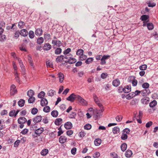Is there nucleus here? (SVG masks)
Instances as JSON below:
<instances>
[{
    "label": "nucleus",
    "mask_w": 158,
    "mask_h": 158,
    "mask_svg": "<svg viewBox=\"0 0 158 158\" xmlns=\"http://www.w3.org/2000/svg\"><path fill=\"white\" fill-rule=\"evenodd\" d=\"M76 116V113L75 112H72L71 114H69V117L70 118H74Z\"/></svg>",
    "instance_id": "052dcab7"
},
{
    "label": "nucleus",
    "mask_w": 158,
    "mask_h": 158,
    "mask_svg": "<svg viewBox=\"0 0 158 158\" xmlns=\"http://www.w3.org/2000/svg\"><path fill=\"white\" fill-rule=\"evenodd\" d=\"M147 4H148V6L149 7H153L155 6L156 5V3L154 2L152 3L151 2V1H149Z\"/></svg>",
    "instance_id": "de8ad7c7"
},
{
    "label": "nucleus",
    "mask_w": 158,
    "mask_h": 158,
    "mask_svg": "<svg viewBox=\"0 0 158 158\" xmlns=\"http://www.w3.org/2000/svg\"><path fill=\"white\" fill-rule=\"evenodd\" d=\"M141 103L144 104H147L149 102V98L148 97H144L141 100Z\"/></svg>",
    "instance_id": "423d86ee"
},
{
    "label": "nucleus",
    "mask_w": 158,
    "mask_h": 158,
    "mask_svg": "<svg viewBox=\"0 0 158 158\" xmlns=\"http://www.w3.org/2000/svg\"><path fill=\"white\" fill-rule=\"evenodd\" d=\"M20 31V35L22 36L25 37L28 35V32L26 29H22Z\"/></svg>",
    "instance_id": "4468645a"
},
{
    "label": "nucleus",
    "mask_w": 158,
    "mask_h": 158,
    "mask_svg": "<svg viewBox=\"0 0 158 158\" xmlns=\"http://www.w3.org/2000/svg\"><path fill=\"white\" fill-rule=\"evenodd\" d=\"M77 100H78L80 104L83 106H86L87 105L86 101L79 95H78Z\"/></svg>",
    "instance_id": "f03ea898"
},
{
    "label": "nucleus",
    "mask_w": 158,
    "mask_h": 158,
    "mask_svg": "<svg viewBox=\"0 0 158 158\" xmlns=\"http://www.w3.org/2000/svg\"><path fill=\"white\" fill-rule=\"evenodd\" d=\"M45 93L43 91H41L40 93L38 94V97L39 98H43L45 96Z\"/></svg>",
    "instance_id": "58836bf2"
},
{
    "label": "nucleus",
    "mask_w": 158,
    "mask_h": 158,
    "mask_svg": "<svg viewBox=\"0 0 158 158\" xmlns=\"http://www.w3.org/2000/svg\"><path fill=\"white\" fill-rule=\"evenodd\" d=\"M52 48L51 45L49 43H45L44 46V50L45 51H48Z\"/></svg>",
    "instance_id": "f8f14e48"
},
{
    "label": "nucleus",
    "mask_w": 158,
    "mask_h": 158,
    "mask_svg": "<svg viewBox=\"0 0 158 158\" xmlns=\"http://www.w3.org/2000/svg\"><path fill=\"white\" fill-rule=\"evenodd\" d=\"M15 110L11 111L9 114V115L10 116L12 117L13 116H15Z\"/></svg>",
    "instance_id": "680f3d73"
},
{
    "label": "nucleus",
    "mask_w": 158,
    "mask_h": 158,
    "mask_svg": "<svg viewBox=\"0 0 158 158\" xmlns=\"http://www.w3.org/2000/svg\"><path fill=\"white\" fill-rule=\"evenodd\" d=\"M123 117L121 115H118L115 117L116 120L118 122H120L121 121Z\"/></svg>",
    "instance_id": "4d7b16f0"
},
{
    "label": "nucleus",
    "mask_w": 158,
    "mask_h": 158,
    "mask_svg": "<svg viewBox=\"0 0 158 158\" xmlns=\"http://www.w3.org/2000/svg\"><path fill=\"white\" fill-rule=\"evenodd\" d=\"M29 97L30 98L28 100V103H33L35 100V97L33 96L30 97Z\"/></svg>",
    "instance_id": "49530a36"
},
{
    "label": "nucleus",
    "mask_w": 158,
    "mask_h": 158,
    "mask_svg": "<svg viewBox=\"0 0 158 158\" xmlns=\"http://www.w3.org/2000/svg\"><path fill=\"white\" fill-rule=\"evenodd\" d=\"M17 92V90L16 89L15 85H12L10 88V94L12 95H14Z\"/></svg>",
    "instance_id": "20e7f679"
},
{
    "label": "nucleus",
    "mask_w": 158,
    "mask_h": 158,
    "mask_svg": "<svg viewBox=\"0 0 158 158\" xmlns=\"http://www.w3.org/2000/svg\"><path fill=\"white\" fill-rule=\"evenodd\" d=\"M157 104V102L155 100H153L150 103L149 106L150 107L153 108Z\"/></svg>",
    "instance_id": "4be33fe9"
},
{
    "label": "nucleus",
    "mask_w": 158,
    "mask_h": 158,
    "mask_svg": "<svg viewBox=\"0 0 158 158\" xmlns=\"http://www.w3.org/2000/svg\"><path fill=\"white\" fill-rule=\"evenodd\" d=\"M120 84V81L119 79H116L113 81L112 84L113 86L117 87Z\"/></svg>",
    "instance_id": "f3484780"
},
{
    "label": "nucleus",
    "mask_w": 158,
    "mask_h": 158,
    "mask_svg": "<svg viewBox=\"0 0 158 158\" xmlns=\"http://www.w3.org/2000/svg\"><path fill=\"white\" fill-rule=\"evenodd\" d=\"M104 110L103 108H100L99 110L96 109L94 110V114H96L97 115H101V114L103 111Z\"/></svg>",
    "instance_id": "2eb2a0df"
},
{
    "label": "nucleus",
    "mask_w": 158,
    "mask_h": 158,
    "mask_svg": "<svg viewBox=\"0 0 158 158\" xmlns=\"http://www.w3.org/2000/svg\"><path fill=\"white\" fill-rule=\"evenodd\" d=\"M28 35L29 37L31 39H33L34 38V34L33 31H29Z\"/></svg>",
    "instance_id": "c03bdc74"
},
{
    "label": "nucleus",
    "mask_w": 158,
    "mask_h": 158,
    "mask_svg": "<svg viewBox=\"0 0 158 158\" xmlns=\"http://www.w3.org/2000/svg\"><path fill=\"white\" fill-rule=\"evenodd\" d=\"M62 122V119L61 118H58L56 119L54 123L56 125H60Z\"/></svg>",
    "instance_id": "a211bd4d"
},
{
    "label": "nucleus",
    "mask_w": 158,
    "mask_h": 158,
    "mask_svg": "<svg viewBox=\"0 0 158 158\" xmlns=\"http://www.w3.org/2000/svg\"><path fill=\"white\" fill-rule=\"evenodd\" d=\"M149 18V16L147 15H143L141 17L140 19L143 21H146Z\"/></svg>",
    "instance_id": "a878e982"
},
{
    "label": "nucleus",
    "mask_w": 158,
    "mask_h": 158,
    "mask_svg": "<svg viewBox=\"0 0 158 158\" xmlns=\"http://www.w3.org/2000/svg\"><path fill=\"white\" fill-rule=\"evenodd\" d=\"M92 126L89 123H88L86 124L84 126V128L85 129L89 130H90Z\"/></svg>",
    "instance_id": "8fccbe9b"
},
{
    "label": "nucleus",
    "mask_w": 158,
    "mask_h": 158,
    "mask_svg": "<svg viewBox=\"0 0 158 158\" xmlns=\"http://www.w3.org/2000/svg\"><path fill=\"white\" fill-rule=\"evenodd\" d=\"M42 119V117L41 115L37 116L33 119V121L35 123L40 122Z\"/></svg>",
    "instance_id": "39448f33"
},
{
    "label": "nucleus",
    "mask_w": 158,
    "mask_h": 158,
    "mask_svg": "<svg viewBox=\"0 0 158 158\" xmlns=\"http://www.w3.org/2000/svg\"><path fill=\"white\" fill-rule=\"evenodd\" d=\"M147 68V65L146 64H143L139 67V69L142 70H145Z\"/></svg>",
    "instance_id": "3c124183"
},
{
    "label": "nucleus",
    "mask_w": 158,
    "mask_h": 158,
    "mask_svg": "<svg viewBox=\"0 0 158 158\" xmlns=\"http://www.w3.org/2000/svg\"><path fill=\"white\" fill-rule=\"evenodd\" d=\"M142 87L144 89H148L149 86V85L148 83H143L142 85Z\"/></svg>",
    "instance_id": "603ef678"
},
{
    "label": "nucleus",
    "mask_w": 158,
    "mask_h": 158,
    "mask_svg": "<svg viewBox=\"0 0 158 158\" xmlns=\"http://www.w3.org/2000/svg\"><path fill=\"white\" fill-rule=\"evenodd\" d=\"M19 35H20V31H17L15 33V37L16 39H17L19 37Z\"/></svg>",
    "instance_id": "bf43d9fd"
},
{
    "label": "nucleus",
    "mask_w": 158,
    "mask_h": 158,
    "mask_svg": "<svg viewBox=\"0 0 158 158\" xmlns=\"http://www.w3.org/2000/svg\"><path fill=\"white\" fill-rule=\"evenodd\" d=\"M132 154V152L130 150H127L125 153L126 156L128 158L130 157Z\"/></svg>",
    "instance_id": "412c9836"
},
{
    "label": "nucleus",
    "mask_w": 158,
    "mask_h": 158,
    "mask_svg": "<svg viewBox=\"0 0 158 158\" xmlns=\"http://www.w3.org/2000/svg\"><path fill=\"white\" fill-rule=\"evenodd\" d=\"M35 33L36 35L40 36L43 33V30L41 28H37L36 30Z\"/></svg>",
    "instance_id": "ddd939ff"
},
{
    "label": "nucleus",
    "mask_w": 158,
    "mask_h": 158,
    "mask_svg": "<svg viewBox=\"0 0 158 158\" xmlns=\"http://www.w3.org/2000/svg\"><path fill=\"white\" fill-rule=\"evenodd\" d=\"M100 156V154L99 152H96L94 154L93 156L94 158H98Z\"/></svg>",
    "instance_id": "864d4df0"
},
{
    "label": "nucleus",
    "mask_w": 158,
    "mask_h": 158,
    "mask_svg": "<svg viewBox=\"0 0 158 158\" xmlns=\"http://www.w3.org/2000/svg\"><path fill=\"white\" fill-rule=\"evenodd\" d=\"M25 23L23 21H20L18 23V27L20 28H22L25 25Z\"/></svg>",
    "instance_id": "a18cd8bd"
},
{
    "label": "nucleus",
    "mask_w": 158,
    "mask_h": 158,
    "mask_svg": "<svg viewBox=\"0 0 158 158\" xmlns=\"http://www.w3.org/2000/svg\"><path fill=\"white\" fill-rule=\"evenodd\" d=\"M27 94L29 97L33 96L34 94V92L32 90L30 89L27 91Z\"/></svg>",
    "instance_id": "c85d7f7f"
},
{
    "label": "nucleus",
    "mask_w": 158,
    "mask_h": 158,
    "mask_svg": "<svg viewBox=\"0 0 158 158\" xmlns=\"http://www.w3.org/2000/svg\"><path fill=\"white\" fill-rule=\"evenodd\" d=\"M67 139V138L65 136L62 135L60 137L59 141L60 143L63 144L66 141Z\"/></svg>",
    "instance_id": "6e6552de"
},
{
    "label": "nucleus",
    "mask_w": 158,
    "mask_h": 158,
    "mask_svg": "<svg viewBox=\"0 0 158 158\" xmlns=\"http://www.w3.org/2000/svg\"><path fill=\"white\" fill-rule=\"evenodd\" d=\"M64 56L61 55L60 56H58L56 59V61L57 62H62L64 59Z\"/></svg>",
    "instance_id": "aec40b11"
},
{
    "label": "nucleus",
    "mask_w": 158,
    "mask_h": 158,
    "mask_svg": "<svg viewBox=\"0 0 158 158\" xmlns=\"http://www.w3.org/2000/svg\"><path fill=\"white\" fill-rule=\"evenodd\" d=\"M44 39L42 37L38 38L37 39V43L39 44H41L44 42Z\"/></svg>",
    "instance_id": "4c0bfd02"
},
{
    "label": "nucleus",
    "mask_w": 158,
    "mask_h": 158,
    "mask_svg": "<svg viewBox=\"0 0 158 158\" xmlns=\"http://www.w3.org/2000/svg\"><path fill=\"white\" fill-rule=\"evenodd\" d=\"M72 55L70 54L64 55V59L65 58L69 60L72 57Z\"/></svg>",
    "instance_id": "0e129e2a"
},
{
    "label": "nucleus",
    "mask_w": 158,
    "mask_h": 158,
    "mask_svg": "<svg viewBox=\"0 0 158 158\" xmlns=\"http://www.w3.org/2000/svg\"><path fill=\"white\" fill-rule=\"evenodd\" d=\"M137 81L135 79L132 80V83L133 86H136L137 85Z\"/></svg>",
    "instance_id": "338daca9"
},
{
    "label": "nucleus",
    "mask_w": 158,
    "mask_h": 158,
    "mask_svg": "<svg viewBox=\"0 0 158 158\" xmlns=\"http://www.w3.org/2000/svg\"><path fill=\"white\" fill-rule=\"evenodd\" d=\"M50 35L48 33H46L44 34V38L47 40H48L50 38Z\"/></svg>",
    "instance_id": "09e8293b"
},
{
    "label": "nucleus",
    "mask_w": 158,
    "mask_h": 158,
    "mask_svg": "<svg viewBox=\"0 0 158 158\" xmlns=\"http://www.w3.org/2000/svg\"><path fill=\"white\" fill-rule=\"evenodd\" d=\"M27 121V119L24 117H20L18 119V122L19 124L24 123Z\"/></svg>",
    "instance_id": "9d476101"
},
{
    "label": "nucleus",
    "mask_w": 158,
    "mask_h": 158,
    "mask_svg": "<svg viewBox=\"0 0 158 158\" xmlns=\"http://www.w3.org/2000/svg\"><path fill=\"white\" fill-rule=\"evenodd\" d=\"M94 59L92 57H90L88 58L85 61V63L87 64H89L91 63L93 61Z\"/></svg>",
    "instance_id": "ea45409f"
},
{
    "label": "nucleus",
    "mask_w": 158,
    "mask_h": 158,
    "mask_svg": "<svg viewBox=\"0 0 158 158\" xmlns=\"http://www.w3.org/2000/svg\"><path fill=\"white\" fill-rule=\"evenodd\" d=\"M101 140L99 138L96 139L94 141L95 145L97 146L99 145L101 143Z\"/></svg>",
    "instance_id": "b1692460"
},
{
    "label": "nucleus",
    "mask_w": 158,
    "mask_h": 158,
    "mask_svg": "<svg viewBox=\"0 0 158 158\" xmlns=\"http://www.w3.org/2000/svg\"><path fill=\"white\" fill-rule=\"evenodd\" d=\"M119 128L118 127H115L113 129V132L114 134H117L119 132Z\"/></svg>",
    "instance_id": "5701e85b"
},
{
    "label": "nucleus",
    "mask_w": 158,
    "mask_h": 158,
    "mask_svg": "<svg viewBox=\"0 0 158 158\" xmlns=\"http://www.w3.org/2000/svg\"><path fill=\"white\" fill-rule=\"evenodd\" d=\"M128 136L127 134H125V132H123L122 135L121 136V138L123 140H125L127 139Z\"/></svg>",
    "instance_id": "a19ab883"
},
{
    "label": "nucleus",
    "mask_w": 158,
    "mask_h": 158,
    "mask_svg": "<svg viewBox=\"0 0 158 158\" xmlns=\"http://www.w3.org/2000/svg\"><path fill=\"white\" fill-rule=\"evenodd\" d=\"M28 129L25 128L23 129L20 133L23 135H25L28 132Z\"/></svg>",
    "instance_id": "69168bd1"
},
{
    "label": "nucleus",
    "mask_w": 158,
    "mask_h": 158,
    "mask_svg": "<svg viewBox=\"0 0 158 158\" xmlns=\"http://www.w3.org/2000/svg\"><path fill=\"white\" fill-rule=\"evenodd\" d=\"M71 49L70 48H68L63 52V54L64 55L69 54V53L71 51Z\"/></svg>",
    "instance_id": "5fc2aeb1"
},
{
    "label": "nucleus",
    "mask_w": 158,
    "mask_h": 158,
    "mask_svg": "<svg viewBox=\"0 0 158 158\" xmlns=\"http://www.w3.org/2000/svg\"><path fill=\"white\" fill-rule=\"evenodd\" d=\"M48 104L47 100L45 98H43L40 101V105L42 106H46Z\"/></svg>",
    "instance_id": "1a4fd4ad"
},
{
    "label": "nucleus",
    "mask_w": 158,
    "mask_h": 158,
    "mask_svg": "<svg viewBox=\"0 0 158 158\" xmlns=\"http://www.w3.org/2000/svg\"><path fill=\"white\" fill-rule=\"evenodd\" d=\"M28 60L29 63L31 66L32 67V68L34 69L35 67L34 65V63L33 62L32 58L30 56H29V58H28Z\"/></svg>",
    "instance_id": "c756f323"
},
{
    "label": "nucleus",
    "mask_w": 158,
    "mask_h": 158,
    "mask_svg": "<svg viewBox=\"0 0 158 158\" xmlns=\"http://www.w3.org/2000/svg\"><path fill=\"white\" fill-rule=\"evenodd\" d=\"M147 28L149 30H152L154 28V26L152 23H147Z\"/></svg>",
    "instance_id": "72a5a7b5"
},
{
    "label": "nucleus",
    "mask_w": 158,
    "mask_h": 158,
    "mask_svg": "<svg viewBox=\"0 0 158 158\" xmlns=\"http://www.w3.org/2000/svg\"><path fill=\"white\" fill-rule=\"evenodd\" d=\"M77 148H73L71 150V153L72 154L74 155L76 152Z\"/></svg>",
    "instance_id": "e2e57ef3"
},
{
    "label": "nucleus",
    "mask_w": 158,
    "mask_h": 158,
    "mask_svg": "<svg viewBox=\"0 0 158 158\" xmlns=\"http://www.w3.org/2000/svg\"><path fill=\"white\" fill-rule=\"evenodd\" d=\"M52 44H53V47L54 48H55V47H54L55 46L60 47L62 45L61 42L59 40H52Z\"/></svg>",
    "instance_id": "7ed1b4c3"
},
{
    "label": "nucleus",
    "mask_w": 158,
    "mask_h": 158,
    "mask_svg": "<svg viewBox=\"0 0 158 158\" xmlns=\"http://www.w3.org/2000/svg\"><path fill=\"white\" fill-rule=\"evenodd\" d=\"M44 130V128L42 127H41L36 130L35 131V133L37 135H40L43 132Z\"/></svg>",
    "instance_id": "6ab92c4d"
},
{
    "label": "nucleus",
    "mask_w": 158,
    "mask_h": 158,
    "mask_svg": "<svg viewBox=\"0 0 158 158\" xmlns=\"http://www.w3.org/2000/svg\"><path fill=\"white\" fill-rule=\"evenodd\" d=\"M130 132V130L128 128H126L123 130V132H125V133L127 134H129Z\"/></svg>",
    "instance_id": "774afa93"
},
{
    "label": "nucleus",
    "mask_w": 158,
    "mask_h": 158,
    "mask_svg": "<svg viewBox=\"0 0 158 158\" xmlns=\"http://www.w3.org/2000/svg\"><path fill=\"white\" fill-rule=\"evenodd\" d=\"M61 52L62 49L60 48H58L55 50V53L56 55H59L60 54Z\"/></svg>",
    "instance_id": "c9c22d12"
},
{
    "label": "nucleus",
    "mask_w": 158,
    "mask_h": 158,
    "mask_svg": "<svg viewBox=\"0 0 158 158\" xmlns=\"http://www.w3.org/2000/svg\"><path fill=\"white\" fill-rule=\"evenodd\" d=\"M25 102L24 100L21 99L18 102V104L19 106L22 107L24 106Z\"/></svg>",
    "instance_id": "7c9ffc66"
},
{
    "label": "nucleus",
    "mask_w": 158,
    "mask_h": 158,
    "mask_svg": "<svg viewBox=\"0 0 158 158\" xmlns=\"http://www.w3.org/2000/svg\"><path fill=\"white\" fill-rule=\"evenodd\" d=\"M43 110L46 113L49 112L50 110V108L48 106H46L43 108Z\"/></svg>",
    "instance_id": "f704fd0d"
},
{
    "label": "nucleus",
    "mask_w": 158,
    "mask_h": 158,
    "mask_svg": "<svg viewBox=\"0 0 158 158\" xmlns=\"http://www.w3.org/2000/svg\"><path fill=\"white\" fill-rule=\"evenodd\" d=\"M84 51L82 49H79L77 52V55L78 56H81L83 54Z\"/></svg>",
    "instance_id": "37998d69"
},
{
    "label": "nucleus",
    "mask_w": 158,
    "mask_h": 158,
    "mask_svg": "<svg viewBox=\"0 0 158 158\" xmlns=\"http://www.w3.org/2000/svg\"><path fill=\"white\" fill-rule=\"evenodd\" d=\"M131 86L127 85L123 88V92L125 93H128L131 91Z\"/></svg>",
    "instance_id": "dca6fc26"
},
{
    "label": "nucleus",
    "mask_w": 158,
    "mask_h": 158,
    "mask_svg": "<svg viewBox=\"0 0 158 158\" xmlns=\"http://www.w3.org/2000/svg\"><path fill=\"white\" fill-rule=\"evenodd\" d=\"M56 92L53 90L51 89L49 90L48 93V96H52L55 94Z\"/></svg>",
    "instance_id": "e433bc0d"
},
{
    "label": "nucleus",
    "mask_w": 158,
    "mask_h": 158,
    "mask_svg": "<svg viewBox=\"0 0 158 158\" xmlns=\"http://www.w3.org/2000/svg\"><path fill=\"white\" fill-rule=\"evenodd\" d=\"M48 149H43L41 152V154L42 155L45 156L48 153Z\"/></svg>",
    "instance_id": "2f4dec72"
},
{
    "label": "nucleus",
    "mask_w": 158,
    "mask_h": 158,
    "mask_svg": "<svg viewBox=\"0 0 158 158\" xmlns=\"http://www.w3.org/2000/svg\"><path fill=\"white\" fill-rule=\"evenodd\" d=\"M78 95L75 94L74 93H72L69 97L67 98L66 99L68 101L73 102L75 99L77 100Z\"/></svg>",
    "instance_id": "f257e3e1"
},
{
    "label": "nucleus",
    "mask_w": 158,
    "mask_h": 158,
    "mask_svg": "<svg viewBox=\"0 0 158 158\" xmlns=\"http://www.w3.org/2000/svg\"><path fill=\"white\" fill-rule=\"evenodd\" d=\"M38 112V109L35 107L33 108L31 111V113L33 115H35Z\"/></svg>",
    "instance_id": "79ce46f5"
},
{
    "label": "nucleus",
    "mask_w": 158,
    "mask_h": 158,
    "mask_svg": "<svg viewBox=\"0 0 158 158\" xmlns=\"http://www.w3.org/2000/svg\"><path fill=\"white\" fill-rule=\"evenodd\" d=\"M76 60L75 58H72V57L68 60V62L70 64H73L76 62Z\"/></svg>",
    "instance_id": "473e14b6"
},
{
    "label": "nucleus",
    "mask_w": 158,
    "mask_h": 158,
    "mask_svg": "<svg viewBox=\"0 0 158 158\" xmlns=\"http://www.w3.org/2000/svg\"><path fill=\"white\" fill-rule=\"evenodd\" d=\"M57 75L60 82V83H62L64 79V74L60 72Z\"/></svg>",
    "instance_id": "0eeeda50"
},
{
    "label": "nucleus",
    "mask_w": 158,
    "mask_h": 158,
    "mask_svg": "<svg viewBox=\"0 0 158 158\" xmlns=\"http://www.w3.org/2000/svg\"><path fill=\"white\" fill-rule=\"evenodd\" d=\"M18 60L20 67L21 68L22 70L24 71L25 69L24 66L23 64L22 60L20 59H18Z\"/></svg>",
    "instance_id": "cd10ccee"
},
{
    "label": "nucleus",
    "mask_w": 158,
    "mask_h": 158,
    "mask_svg": "<svg viewBox=\"0 0 158 158\" xmlns=\"http://www.w3.org/2000/svg\"><path fill=\"white\" fill-rule=\"evenodd\" d=\"M6 39V36L4 35H2L0 38V41L3 42Z\"/></svg>",
    "instance_id": "13d9d810"
},
{
    "label": "nucleus",
    "mask_w": 158,
    "mask_h": 158,
    "mask_svg": "<svg viewBox=\"0 0 158 158\" xmlns=\"http://www.w3.org/2000/svg\"><path fill=\"white\" fill-rule=\"evenodd\" d=\"M51 114L54 117H56L58 115V112L56 110H53L51 112Z\"/></svg>",
    "instance_id": "393cba45"
},
{
    "label": "nucleus",
    "mask_w": 158,
    "mask_h": 158,
    "mask_svg": "<svg viewBox=\"0 0 158 158\" xmlns=\"http://www.w3.org/2000/svg\"><path fill=\"white\" fill-rule=\"evenodd\" d=\"M127 148V145L125 143H122L121 145V148L123 152L125 151Z\"/></svg>",
    "instance_id": "bb28decb"
},
{
    "label": "nucleus",
    "mask_w": 158,
    "mask_h": 158,
    "mask_svg": "<svg viewBox=\"0 0 158 158\" xmlns=\"http://www.w3.org/2000/svg\"><path fill=\"white\" fill-rule=\"evenodd\" d=\"M64 127L66 129L71 128L73 127L72 123L70 122L66 123L64 125Z\"/></svg>",
    "instance_id": "9b49d317"
},
{
    "label": "nucleus",
    "mask_w": 158,
    "mask_h": 158,
    "mask_svg": "<svg viewBox=\"0 0 158 158\" xmlns=\"http://www.w3.org/2000/svg\"><path fill=\"white\" fill-rule=\"evenodd\" d=\"M87 57L84 54H82L80 56V60H85L87 58Z\"/></svg>",
    "instance_id": "6e6d98bb"
}]
</instances>
